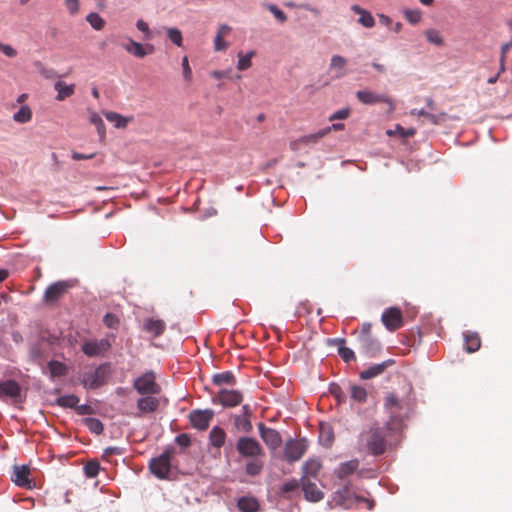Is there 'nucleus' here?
<instances>
[{"label":"nucleus","instance_id":"1","mask_svg":"<svg viewBox=\"0 0 512 512\" xmlns=\"http://www.w3.org/2000/svg\"><path fill=\"white\" fill-rule=\"evenodd\" d=\"M397 422L398 418L392 416V419L387 420L382 426L374 423L363 429L357 437L356 450L359 453L379 457L397 446L402 434L399 428L394 427Z\"/></svg>","mask_w":512,"mask_h":512},{"label":"nucleus","instance_id":"2","mask_svg":"<svg viewBox=\"0 0 512 512\" xmlns=\"http://www.w3.org/2000/svg\"><path fill=\"white\" fill-rule=\"evenodd\" d=\"M384 409L389 413V419H392V416H396L398 418V422L395 423L394 427L399 428L402 432L405 426V421H407L414 411L415 403L409 398H400L394 392H389L384 397L383 402Z\"/></svg>","mask_w":512,"mask_h":512},{"label":"nucleus","instance_id":"3","mask_svg":"<svg viewBox=\"0 0 512 512\" xmlns=\"http://www.w3.org/2000/svg\"><path fill=\"white\" fill-rule=\"evenodd\" d=\"M360 502H366L368 504V509H373V502L367 500L362 496L357 495L352 485L348 483L338 488L333 493L330 503L333 507H342L344 509H350Z\"/></svg>","mask_w":512,"mask_h":512},{"label":"nucleus","instance_id":"4","mask_svg":"<svg viewBox=\"0 0 512 512\" xmlns=\"http://www.w3.org/2000/svg\"><path fill=\"white\" fill-rule=\"evenodd\" d=\"M111 373V363L104 362L94 369L85 371L80 381L85 389L95 390L107 384Z\"/></svg>","mask_w":512,"mask_h":512},{"label":"nucleus","instance_id":"5","mask_svg":"<svg viewBox=\"0 0 512 512\" xmlns=\"http://www.w3.org/2000/svg\"><path fill=\"white\" fill-rule=\"evenodd\" d=\"M175 454V449L168 446L157 457L149 461L150 472L158 479H167L171 471V460Z\"/></svg>","mask_w":512,"mask_h":512},{"label":"nucleus","instance_id":"6","mask_svg":"<svg viewBox=\"0 0 512 512\" xmlns=\"http://www.w3.org/2000/svg\"><path fill=\"white\" fill-rule=\"evenodd\" d=\"M133 388L140 395H158L161 392L160 385L156 382L153 371H147L133 381Z\"/></svg>","mask_w":512,"mask_h":512},{"label":"nucleus","instance_id":"7","mask_svg":"<svg viewBox=\"0 0 512 512\" xmlns=\"http://www.w3.org/2000/svg\"><path fill=\"white\" fill-rule=\"evenodd\" d=\"M237 452L244 458H258L264 455V449L260 442L248 436H241L236 442Z\"/></svg>","mask_w":512,"mask_h":512},{"label":"nucleus","instance_id":"8","mask_svg":"<svg viewBox=\"0 0 512 512\" xmlns=\"http://www.w3.org/2000/svg\"><path fill=\"white\" fill-rule=\"evenodd\" d=\"M7 399H11L14 404L23 401L22 388L20 384L13 379L0 381V400L6 401Z\"/></svg>","mask_w":512,"mask_h":512},{"label":"nucleus","instance_id":"9","mask_svg":"<svg viewBox=\"0 0 512 512\" xmlns=\"http://www.w3.org/2000/svg\"><path fill=\"white\" fill-rule=\"evenodd\" d=\"M307 450L305 439H289L285 443L284 458L287 462L293 463L300 460Z\"/></svg>","mask_w":512,"mask_h":512},{"label":"nucleus","instance_id":"10","mask_svg":"<svg viewBox=\"0 0 512 512\" xmlns=\"http://www.w3.org/2000/svg\"><path fill=\"white\" fill-rule=\"evenodd\" d=\"M30 475L31 471L29 465H14L11 480L16 486L33 489L35 487V482Z\"/></svg>","mask_w":512,"mask_h":512},{"label":"nucleus","instance_id":"11","mask_svg":"<svg viewBox=\"0 0 512 512\" xmlns=\"http://www.w3.org/2000/svg\"><path fill=\"white\" fill-rule=\"evenodd\" d=\"M243 401V394L238 390L221 389L212 398V402L220 403L224 408L236 407Z\"/></svg>","mask_w":512,"mask_h":512},{"label":"nucleus","instance_id":"12","mask_svg":"<svg viewBox=\"0 0 512 512\" xmlns=\"http://www.w3.org/2000/svg\"><path fill=\"white\" fill-rule=\"evenodd\" d=\"M257 427L261 439L270 450L275 451L282 445V436L276 429L267 427L262 422Z\"/></svg>","mask_w":512,"mask_h":512},{"label":"nucleus","instance_id":"13","mask_svg":"<svg viewBox=\"0 0 512 512\" xmlns=\"http://www.w3.org/2000/svg\"><path fill=\"white\" fill-rule=\"evenodd\" d=\"M381 321L385 328L391 332L401 328L404 324L402 312L398 307H389L384 310Z\"/></svg>","mask_w":512,"mask_h":512},{"label":"nucleus","instance_id":"14","mask_svg":"<svg viewBox=\"0 0 512 512\" xmlns=\"http://www.w3.org/2000/svg\"><path fill=\"white\" fill-rule=\"evenodd\" d=\"M70 287L71 284L68 281H57L52 283L46 288L44 292V302L48 305L56 303L64 296L65 293H67Z\"/></svg>","mask_w":512,"mask_h":512},{"label":"nucleus","instance_id":"15","mask_svg":"<svg viewBox=\"0 0 512 512\" xmlns=\"http://www.w3.org/2000/svg\"><path fill=\"white\" fill-rule=\"evenodd\" d=\"M356 98L365 105H374L377 103H386L390 109H394L393 100L386 94L376 93L370 90H359L356 92Z\"/></svg>","mask_w":512,"mask_h":512},{"label":"nucleus","instance_id":"16","mask_svg":"<svg viewBox=\"0 0 512 512\" xmlns=\"http://www.w3.org/2000/svg\"><path fill=\"white\" fill-rule=\"evenodd\" d=\"M110 348L111 343L107 338L86 341L81 347L83 353L88 357L103 356L108 352Z\"/></svg>","mask_w":512,"mask_h":512},{"label":"nucleus","instance_id":"17","mask_svg":"<svg viewBox=\"0 0 512 512\" xmlns=\"http://www.w3.org/2000/svg\"><path fill=\"white\" fill-rule=\"evenodd\" d=\"M214 416V412L211 409L205 410H193L189 414V420L191 425L200 431H204L209 427L210 421Z\"/></svg>","mask_w":512,"mask_h":512},{"label":"nucleus","instance_id":"18","mask_svg":"<svg viewBox=\"0 0 512 512\" xmlns=\"http://www.w3.org/2000/svg\"><path fill=\"white\" fill-rule=\"evenodd\" d=\"M301 487L305 499L310 502H318L324 497V493L319 490L317 485L311 482L306 476H302L301 478Z\"/></svg>","mask_w":512,"mask_h":512},{"label":"nucleus","instance_id":"19","mask_svg":"<svg viewBox=\"0 0 512 512\" xmlns=\"http://www.w3.org/2000/svg\"><path fill=\"white\" fill-rule=\"evenodd\" d=\"M360 351L367 357H375L382 350L381 342L373 336L359 338Z\"/></svg>","mask_w":512,"mask_h":512},{"label":"nucleus","instance_id":"20","mask_svg":"<svg viewBox=\"0 0 512 512\" xmlns=\"http://www.w3.org/2000/svg\"><path fill=\"white\" fill-rule=\"evenodd\" d=\"M394 364H395L394 359H387L381 363L375 364V365L361 371L359 373V377L362 380H369V379L375 378L379 375H382L388 367H390Z\"/></svg>","mask_w":512,"mask_h":512},{"label":"nucleus","instance_id":"21","mask_svg":"<svg viewBox=\"0 0 512 512\" xmlns=\"http://www.w3.org/2000/svg\"><path fill=\"white\" fill-rule=\"evenodd\" d=\"M159 405V399L156 398L155 395H145V397H141L137 400L139 413L136 416L140 417L143 414L153 413L158 409Z\"/></svg>","mask_w":512,"mask_h":512},{"label":"nucleus","instance_id":"22","mask_svg":"<svg viewBox=\"0 0 512 512\" xmlns=\"http://www.w3.org/2000/svg\"><path fill=\"white\" fill-rule=\"evenodd\" d=\"M124 49L138 58H144L148 54L153 53L154 46L147 44L146 47H144L141 43L130 39L129 43L124 46Z\"/></svg>","mask_w":512,"mask_h":512},{"label":"nucleus","instance_id":"23","mask_svg":"<svg viewBox=\"0 0 512 512\" xmlns=\"http://www.w3.org/2000/svg\"><path fill=\"white\" fill-rule=\"evenodd\" d=\"M359 467V460L358 459H352L346 462H342L339 464L337 469L335 470L336 476L344 480L348 476L352 475Z\"/></svg>","mask_w":512,"mask_h":512},{"label":"nucleus","instance_id":"24","mask_svg":"<svg viewBox=\"0 0 512 512\" xmlns=\"http://www.w3.org/2000/svg\"><path fill=\"white\" fill-rule=\"evenodd\" d=\"M346 64L347 60L340 55H333L330 61V70L334 72L335 79H341L346 74Z\"/></svg>","mask_w":512,"mask_h":512},{"label":"nucleus","instance_id":"25","mask_svg":"<svg viewBox=\"0 0 512 512\" xmlns=\"http://www.w3.org/2000/svg\"><path fill=\"white\" fill-rule=\"evenodd\" d=\"M351 10L356 13V14H359V19H358V22L365 28H372L374 27L375 25V19L373 17V15L363 9L362 7H360L359 5L355 4V5H352L351 6Z\"/></svg>","mask_w":512,"mask_h":512},{"label":"nucleus","instance_id":"26","mask_svg":"<svg viewBox=\"0 0 512 512\" xmlns=\"http://www.w3.org/2000/svg\"><path fill=\"white\" fill-rule=\"evenodd\" d=\"M166 325L163 320L149 318L144 322V330L151 333L153 337H159L165 331Z\"/></svg>","mask_w":512,"mask_h":512},{"label":"nucleus","instance_id":"27","mask_svg":"<svg viewBox=\"0 0 512 512\" xmlns=\"http://www.w3.org/2000/svg\"><path fill=\"white\" fill-rule=\"evenodd\" d=\"M300 483L296 479L286 481L279 488V495L286 499H291L295 494H298Z\"/></svg>","mask_w":512,"mask_h":512},{"label":"nucleus","instance_id":"28","mask_svg":"<svg viewBox=\"0 0 512 512\" xmlns=\"http://www.w3.org/2000/svg\"><path fill=\"white\" fill-rule=\"evenodd\" d=\"M334 441V431L329 424L320 423L319 442L324 447H330Z\"/></svg>","mask_w":512,"mask_h":512},{"label":"nucleus","instance_id":"29","mask_svg":"<svg viewBox=\"0 0 512 512\" xmlns=\"http://www.w3.org/2000/svg\"><path fill=\"white\" fill-rule=\"evenodd\" d=\"M226 432L219 426H214L209 433V442L215 448H221L226 440Z\"/></svg>","mask_w":512,"mask_h":512},{"label":"nucleus","instance_id":"30","mask_svg":"<svg viewBox=\"0 0 512 512\" xmlns=\"http://www.w3.org/2000/svg\"><path fill=\"white\" fill-rule=\"evenodd\" d=\"M464 345L468 353L476 352L481 346L479 334L476 332L464 333Z\"/></svg>","mask_w":512,"mask_h":512},{"label":"nucleus","instance_id":"31","mask_svg":"<svg viewBox=\"0 0 512 512\" xmlns=\"http://www.w3.org/2000/svg\"><path fill=\"white\" fill-rule=\"evenodd\" d=\"M237 507L241 512H257L259 503L254 497L242 496L238 499Z\"/></svg>","mask_w":512,"mask_h":512},{"label":"nucleus","instance_id":"32","mask_svg":"<svg viewBox=\"0 0 512 512\" xmlns=\"http://www.w3.org/2000/svg\"><path fill=\"white\" fill-rule=\"evenodd\" d=\"M54 89L57 91L56 100L63 101L74 94L75 85H67L63 81H57L54 84Z\"/></svg>","mask_w":512,"mask_h":512},{"label":"nucleus","instance_id":"33","mask_svg":"<svg viewBox=\"0 0 512 512\" xmlns=\"http://www.w3.org/2000/svg\"><path fill=\"white\" fill-rule=\"evenodd\" d=\"M212 381L217 386H221L224 384L235 385L236 377L232 371H224L221 373L214 374L212 377Z\"/></svg>","mask_w":512,"mask_h":512},{"label":"nucleus","instance_id":"34","mask_svg":"<svg viewBox=\"0 0 512 512\" xmlns=\"http://www.w3.org/2000/svg\"><path fill=\"white\" fill-rule=\"evenodd\" d=\"M233 425L240 432L250 433L253 430L251 419L238 414L233 415Z\"/></svg>","mask_w":512,"mask_h":512},{"label":"nucleus","instance_id":"35","mask_svg":"<svg viewBox=\"0 0 512 512\" xmlns=\"http://www.w3.org/2000/svg\"><path fill=\"white\" fill-rule=\"evenodd\" d=\"M55 403L62 408L76 409L79 397L75 394L63 395L56 399Z\"/></svg>","mask_w":512,"mask_h":512},{"label":"nucleus","instance_id":"36","mask_svg":"<svg viewBox=\"0 0 512 512\" xmlns=\"http://www.w3.org/2000/svg\"><path fill=\"white\" fill-rule=\"evenodd\" d=\"M387 135L388 136H394V135H398L400 138H409V137H413L415 134H416V129L411 127V128H404L402 127L400 124H396L395 125V128L392 130H387Z\"/></svg>","mask_w":512,"mask_h":512},{"label":"nucleus","instance_id":"37","mask_svg":"<svg viewBox=\"0 0 512 512\" xmlns=\"http://www.w3.org/2000/svg\"><path fill=\"white\" fill-rule=\"evenodd\" d=\"M350 397L358 403H365L367 401L368 393L364 387L352 385L350 387Z\"/></svg>","mask_w":512,"mask_h":512},{"label":"nucleus","instance_id":"38","mask_svg":"<svg viewBox=\"0 0 512 512\" xmlns=\"http://www.w3.org/2000/svg\"><path fill=\"white\" fill-rule=\"evenodd\" d=\"M85 426L90 432L100 435L103 433L104 425L98 418L88 417L84 419Z\"/></svg>","mask_w":512,"mask_h":512},{"label":"nucleus","instance_id":"39","mask_svg":"<svg viewBox=\"0 0 512 512\" xmlns=\"http://www.w3.org/2000/svg\"><path fill=\"white\" fill-rule=\"evenodd\" d=\"M255 55V51L251 50L244 54L243 52L238 53L237 69L240 71L247 70L251 66V59Z\"/></svg>","mask_w":512,"mask_h":512},{"label":"nucleus","instance_id":"40","mask_svg":"<svg viewBox=\"0 0 512 512\" xmlns=\"http://www.w3.org/2000/svg\"><path fill=\"white\" fill-rule=\"evenodd\" d=\"M32 118V111L28 106H21L20 109L14 113L13 120L17 123H27Z\"/></svg>","mask_w":512,"mask_h":512},{"label":"nucleus","instance_id":"41","mask_svg":"<svg viewBox=\"0 0 512 512\" xmlns=\"http://www.w3.org/2000/svg\"><path fill=\"white\" fill-rule=\"evenodd\" d=\"M329 132H330V127H325L323 129H320L316 133L302 136L299 139V142L303 143V144L316 143L319 139H321L322 137L327 135Z\"/></svg>","mask_w":512,"mask_h":512},{"label":"nucleus","instance_id":"42","mask_svg":"<svg viewBox=\"0 0 512 512\" xmlns=\"http://www.w3.org/2000/svg\"><path fill=\"white\" fill-rule=\"evenodd\" d=\"M105 117L109 122L114 123L116 128H125L128 124V119L116 112H106Z\"/></svg>","mask_w":512,"mask_h":512},{"label":"nucleus","instance_id":"43","mask_svg":"<svg viewBox=\"0 0 512 512\" xmlns=\"http://www.w3.org/2000/svg\"><path fill=\"white\" fill-rule=\"evenodd\" d=\"M425 37L427 39V41L431 44H434L438 47L440 46H443L444 44V40H443V37L441 36L440 32L436 29H427L425 32Z\"/></svg>","mask_w":512,"mask_h":512},{"label":"nucleus","instance_id":"44","mask_svg":"<svg viewBox=\"0 0 512 512\" xmlns=\"http://www.w3.org/2000/svg\"><path fill=\"white\" fill-rule=\"evenodd\" d=\"M48 368L52 377L63 376L67 370L65 364L56 360L49 361Z\"/></svg>","mask_w":512,"mask_h":512},{"label":"nucleus","instance_id":"45","mask_svg":"<svg viewBox=\"0 0 512 512\" xmlns=\"http://www.w3.org/2000/svg\"><path fill=\"white\" fill-rule=\"evenodd\" d=\"M87 22L91 25V27L95 30H102L105 26L104 19L95 12H91L86 16Z\"/></svg>","mask_w":512,"mask_h":512},{"label":"nucleus","instance_id":"46","mask_svg":"<svg viewBox=\"0 0 512 512\" xmlns=\"http://www.w3.org/2000/svg\"><path fill=\"white\" fill-rule=\"evenodd\" d=\"M263 469V462L257 460L256 458L253 461H249L245 465V472L249 476H256L260 474Z\"/></svg>","mask_w":512,"mask_h":512},{"label":"nucleus","instance_id":"47","mask_svg":"<svg viewBox=\"0 0 512 512\" xmlns=\"http://www.w3.org/2000/svg\"><path fill=\"white\" fill-rule=\"evenodd\" d=\"M403 14L405 19L412 25L418 24L422 19V12L419 9H405Z\"/></svg>","mask_w":512,"mask_h":512},{"label":"nucleus","instance_id":"48","mask_svg":"<svg viewBox=\"0 0 512 512\" xmlns=\"http://www.w3.org/2000/svg\"><path fill=\"white\" fill-rule=\"evenodd\" d=\"M167 37L169 40L178 47L183 44L182 32L175 27L167 28Z\"/></svg>","mask_w":512,"mask_h":512},{"label":"nucleus","instance_id":"49","mask_svg":"<svg viewBox=\"0 0 512 512\" xmlns=\"http://www.w3.org/2000/svg\"><path fill=\"white\" fill-rule=\"evenodd\" d=\"M320 468H321V465L318 461H314V460L306 461L303 465V472H304L303 476H306V477L308 475L316 476L317 473L319 472Z\"/></svg>","mask_w":512,"mask_h":512},{"label":"nucleus","instance_id":"50","mask_svg":"<svg viewBox=\"0 0 512 512\" xmlns=\"http://www.w3.org/2000/svg\"><path fill=\"white\" fill-rule=\"evenodd\" d=\"M100 471V464L98 461H88L84 466V473L88 478H94Z\"/></svg>","mask_w":512,"mask_h":512},{"label":"nucleus","instance_id":"51","mask_svg":"<svg viewBox=\"0 0 512 512\" xmlns=\"http://www.w3.org/2000/svg\"><path fill=\"white\" fill-rule=\"evenodd\" d=\"M265 7L274 15V17L281 23L287 21V15L275 4H266Z\"/></svg>","mask_w":512,"mask_h":512},{"label":"nucleus","instance_id":"52","mask_svg":"<svg viewBox=\"0 0 512 512\" xmlns=\"http://www.w3.org/2000/svg\"><path fill=\"white\" fill-rule=\"evenodd\" d=\"M338 354L345 363H349L351 361L356 360L354 351L348 347H339Z\"/></svg>","mask_w":512,"mask_h":512},{"label":"nucleus","instance_id":"53","mask_svg":"<svg viewBox=\"0 0 512 512\" xmlns=\"http://www.w3.org/2000/svg\"><path fill=\"white\" fill-rule=\"evenodd\" d=\"M103 323L110 329H117L119 326V318L113 313H106L103 317Z\"/></svg>","mask_w":512,"mask_h":512},{"label":"nucleus","instance_id":"54","mask_svg":"<svg viewBox=\"0 0 512 512\" xmlns=\"http://www.w3.org/2000/svg\"><path fill=\"white\" fill-rule=\"evenodd\" d=\"M329 391L338 400V402L345 401L346 394L344 393V391L338 384H336V383L330 384Z\"/></svg>","mask_w":512,"mask_h":512},{"label":"nucleus","instance_id":"55","mask_svg":"<svg viewBox=\"0 0 512 512\" xmlns=\"http://www.w3.org/2000/svg\"><path fill=\"white\" fill-rule=\"evenodd\" d=\"M350 115V109L348 107L339 109L329 116V121L346 119Z\"/></svg>","mask_w":512,"mask_h":512},{"label":"nucleus","instance_id":"56","mask_svg":"<svg viewBox=\"0 0 512 512\" xmlns=\"http://www.w3.org/2000/svg\"><path fill=\"white\" fill-rule=\"evenodd\" d=\"M123 453H124V449L123 448L117 447V446H111V447H107L106 449H104L102 457L104 459H108L109 457H111L113 455H119L120 456Z\"/></svg>","mask_w":512,"mask_h":512},{"label":"nucleus","instance_id":"57","mask_svg":"<svg viewBox=\"0 0 512 512\" xmlns=\"http://www.w3.org/2000/svg\"><path fill=\"white\" fill-rule=\"evenodd\" d=\"M175 443L182 448H187L191 445V438L188 434L182 433L175 437Z\"/></svg>","mask_w":512,"mask_h":512},{"label":"nucleus","instance_id":"58","mask_svg":"<svg viewBox=\"0 0 512 512\" xmlns=\"http://www.w3.org/2000/svg\"><path fill=\"white\" fill-rule=\"evenodd\" d=\"M425 118H427L431 124L438 125L445 121L446 114H433L428 112Z\"/></svg>","mask_w":512,"mask_h":512},{"label":"nucleus","instance_id":"59","mask_svg":"<svg viewBox=\"0 0 512 512\" xmlns=\"http://www.w3.org/2000/svg\"><path fill=\"white\" fill-rule=\"evenodd\" d=\"M136 27L139 31H141L144 34L145 39L151 38V31L149 29L148 24L144 20H142V19L137 20Z\"/></svg>","mask_w":512,"mask_h":512},{"label":"nucleus","instance_id":"60","mask_svg":"<svg viewBox=\"0 0 512 512\" xmlns=\"http://www.w3.org/2000/svg\"><path fill=\"white\" fill-rule=\"evenodd\" d=\"M0 52H2L5 56L9 58H14L17 55V51L9 44H4L0 42Z\"/></svg>","mask_w":512,"mask_h":512},{"label":"nucleus","instance_id":"61","mask_svg":"<svg viewBox=\"0 0 512 512\" xmlns=\"http://www.w3.org/2000/svg\"><path fill=\"white\" fill-rule=\"evenodd\" d=\"M228 47V44L223 40L221 33H217L214 38V48L216 51H223Z\"/></svg>","mask_w":512,"mask_h":512},{"label":"nucleus","instance_id":"62","mask_svg":"<svg viewBox=\"0 0 512 512\" xmlns=\"http://www.w3.org/2000/svg\"><path fill=\"white\" fill-rule=\"evenodd\" d=\"M75 411L78 415H81V416L91 415L94 412L93 408L89 404H81V405L77 404Z\"/></svg>","mask_w":512,"mask_h":512},{"label":"nucleus","instance_id":"63","mask_svg":"<svg viewBox=\"0 0 512 512\" xmlns=\"http://www.w3.org/2000/svg\"><path fill=\"white\" fill-rule=\"evenodd\" d=\"M182 68L185 80H190L192 77V70L189 66L188 58L186 56H184L182 59Z\"/></svg>","mask_w":512,"mask_h":512},{"label":"nucleus","instance_id":"64","mask_svg":"<svg viewBox=\"0 0 512 512\" xmlns=\"http://www.w3.org/2000/svg\"><path fill=\"white\" fill-rule=\"evenodd\" d=\"M65 6L70 14H76L79 11V0H65Z\"/></svg>","mask_w":512,"mask_h":512}]
</instances>
